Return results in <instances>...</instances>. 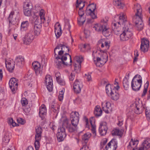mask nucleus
I'll use <instances>...</instances> for the list:
<instances>
[{
  "label": "nucleus",
  "instance_id": "nucleus-1",
  "mask_svg": "<svg viewBox=\"0 0 150 150\" xmlns=\"http://www.w3.org/2000/svg\"><path fill=\"white\" fill-rule=\"evenodd\" d=\"M127 16L125 13L116 15L112 23L113 31L116 35H120L121 41H126L131 39L133 35L132 25L127 21Z\"/></svg>",
  "mask_w": 150,
  "mask_h": 150
},
{
  "label": "nucleus",
  "instance_id": "nucleus-2",
  "mask_svg": "<svg viewBox=\"0 0 150 150\" xmlns=\"http://www.w3.org/2000/svg\"><path fill=\"white\" fill-rule=\"evenodd\" d=\"M98 45L102 48H104V50L96 49L93 51L92 56L96 66L100 67L108 60V55L106 51L109 48L110 43L105 39H102L99 41Z\"/></svg>",
  "mask_w": 150,
  "mask_h": 150
},
{
  "label": "nucleus",
  "instance_id": "nucleus-3",
  "mask_svg": "<svg viewBox=\"0 0 150 150\" xmlns=\"http://www.w3.org/2000/svg\"><path fill=\"white\" fill-rule=\"evenodd\" d=\"M109 18L105 16L102 18L100 23L95 24L93 27L94 30L98 32H102L105 37L109 36L111 33V30L110 28L108 22Z\"/></svg>",
  "mask_w": 150,
  "mask_h": 150
},
{
  "label": "nucleus",
  "instance_id": "nucleus-4",
  "mask_svg": "<svg viewBox=\"0 0 150 150\" xmlns=\"http://www.w3.org/2000/svg\"><path fill=\"white\" fill-rule=\"evenodd\" d=\"M62 44H58L55 48L54 50V53L55 59L54 62L55 65L59 69H61L63 68L64 66H67L68 65L67 62H63L62 61V56L61 50Z\"/></svg>",
  "mask_w": 150,
  "mask_h": 150
},
{
  "label": "nucleus",
  "instance_id": "nucleus-5",
  "mask_svg": "<svg viewBox=\"0 0 150 150\" xmlns=\"http://www.w3.org/2000/svg\"><path fill=\"white\" fill-rule=\"evenodd\" d=\"M85 4L84 2H83L81 0H76V8H79V17L78 18L77 21L78 23L80 25H82L86 19V17L84 14V11L82 10Z\"/></svg>",
  "mask_w": 150,
  "mask_h": 150
},
{
  "label": "nucleus",
  "instance_id": "nucleus-6",
  "mask_svg": "<svg viewBox=\"0 0 150 150\" xmlns=\"http://www.w3.org/2000/svg\"><path fill=\"white\" fill-rule=\"evenodd\" d=\"M34 16L33 18L35 21H37L39 22L44 23L46 22V20L45 17V11L41 8L39 6H35V10L33 11Z\"/></svg>",
  "mask_w": 150,
  "mask_h": 150
},
{
  "label": "nucleus",
  "instance_id": "nucleus-7",
  "mask_svg": "<svg viewBox=\"0 0 150 150\" xmlns=\"http://www.w3.org/2000/svg\"><path fill=\"white\" fill-rule=\"evenodd\" d=\"M142 78L139 75H136L133 79L131 82V87L135 91L139 90L142 85Z\"/></svg>",
  "mask_w": 150,
  "mask_h": 150
},
{
  "label": "nucleus",
  "instance_id": "nucleus-8",
  "mask_svg": "<svg viewBox=\"0 0 150 150\" xmlns=\"http://www.w3.org/2000/svg\"><path fill=\"white\" fill-rule=\"evenodd\" d=\"M96 5L92 3L88 5L86 10V14L89 16L93 19L97 18V13L96 11Z\"/></svg>",
  "mask_w": 150,
  "mask_h": 150
},
{
  "label": "nucleus",
  "instance_id": "nucleus-9",
  "mask_svg": "<svg viewBox=\"0 0 150 150\" xmlns=\"http://www.w3.org/2000/svg\"><path fill=\"white\" fill-rule=\"evenodd\" d=\"M61 50L62 56V61L63 62H65L68 57H69L70 61V62L71 63L72 62L71 56L68 53L70 49L68 46L67 45L62 44Z\"/></svg>",
  "mask_w": 150,
  "mask_h": 150
},
{
  "label": "nucleus",
  "instance_id": "nucleus-10",
  "mask_svg": "<svg viewBox=\"0 0 150 150\" xmlns=\"http://www.w3.org/2000/svg\"><path fill=\"white\" fill-rule=\"evenodd\" d=\"M76 61L74 64V71L76 72L79 73L80 72L81 64L83 61V59L82 56H76L74 58Z\"/></svg>",
  "mask_w": 150,
  "mask_h": 150
},
{
  "label": "nucleus",
  "instance_id": "nucleus-11",
  "mask_svg": "<svg viewBox=\"0 0 150 150\" xmlns=\"http://www.w3.org/2000/svg\"><path fill=\"white\" fill-rule=\"evenodd\" d=\"M101 105L103 110L108 114L112 112L114 105L108 101L105 100L101 102Z\"/></svg>",
  "mask_w": 150,
  "mask_h": 150
},
{
  "label": "nucleus",
  "instance_id": "nucleus-12",
  "mask_svg": "<svg viewBox=\"0 0 150 150\" xmlns=\"http://www.w3.org/2000/svg\"><path fill=\"white\" fill-rule=\"evenodd\" d=\"M9 85L12 92L15 93L18 88V80L16 78H11L9 81Z\"/></svg>",
  "mask_w": 150,
  "mask_h": 150
},
{
  "label": "nucleus",
  "instance_id": "nucleus-13",
  "mask_svg": "<svg viewBox=\"0 0 150 150\" xmlns=\"http://www.w3.org/2000/svg\"><path fill=\"white\" fill-rule=\"evenodd\" d=\"M45 82L48 90L49 92L51 91L53 88V81L52 76L50 75H46L45 78Z\"/></svg>",
  "mask_w": 150,
  "mask_h": 150
},
{
  "label": "nucleus",
  "instance_id": "nucleus-14",
  "mask_svg": "<svg viewBox=\"0 0 150 150\" xmlns=\"http://www.w3.org/2000/svg\"><path fill=\"white\" fill-rule=\"evenodd\" d=\"M83 86L82 83L77 79L75 80L73 84V89L74 92L76 93H80Z\"/></svg>",
  "mask_w": 150,
  "mask_h": 150
},
{
  "label": "nucleus",
  "instance_id": "nucleus-15",
  "mask_svg": "<svg viewBox=\"0 0 150 150\" xmlns=\"http://www.w3.org/2000/svg\"><path fill=\"white\" fill-rule=\"evenodd\" d=\"M42 23L41 22H39L37 20L35 21L33 33L35 36H37L40 34L41 31Z\"/></svg>",
  "mask_w": 150,
  "mask_h": 150
},
{
  "label": "nucleus",
  "instance_id": "nucleus-16",
  "mask_svg": "<svg viewBox=\"0 0 150 150\" xmlns=\"http://www.w3.org/2000/svg\"><path fill=\"white\" fill-rule=\"evenodd\" d=\"M134 21L137 29L139 30H142L144 24L142 20V16L134 17Z\"/></svg>",
  "mask_w": 150,
  "mask_h": 150
},
{
  "label": "nucleus",
  "instance_id": "nucleus-17",
  "mask_svg": "<svg viewBox=\"0 0 150 150\" xmlns=\"http://www.w3.org/2000/svg\"><path fill=\"white\" fill-rule=\"evenodd\" d=\"M108 129L107 123L105 122H102L100 123L99 132L101 135H105L107 133Z\"/></svg>",
  "mask_w": 150,
  "mask_h": 150
},
{
  "label": "nucleus",
  "instance_id": "nucleus-18",
  "mask_svg": "<svg viewBox=\"0 0 150 150\" xmlns=\"http://www.w3.org/2000/svg\"><path fill=\"white\" fill-rule=\"evenodd\" d=\"M6 66L8 71L12 72L14 69L15 64L13 60L11 58L6 59L5 60Z\"/></svg>",
  "mask_w": 150,
  "mask_h": 150
},
{
  "label": "nucleus",
  "instance_id": "nucleus-19",
  "mask_svg": "<svg viewBox=\"0 0 150 150\" xmlns=\"http://www.w3.org/2000/svg\"><path fill=\"white\" fill-rule=\"evenodd\" d=\"M35 36L33 33V31H30L27 34L26 38L23 40L24 43L26 45L29 44L34 39Z\"/></svg>",
  "mask_w": 150,
  "mask_h": 150
},
{
  "label": "nucleus",
  "instance_id": "nucleus-20",
  "mask_svg": "<svg viewBox=\"0 0 150 150\" xmlns=\"http://www.w3.org/2000/svg\"><path fill=\"white\" fill-rule=\"evenodd\" d=\"M149 47V42L146 39L143 38L142 40L140 45V50L141 51L145 52L148 51Z\"/></svg>",
  "mask_w": 150,
  "mask_h": 150
},
{
  "label": "nucleus",
  "instance_id": "nucleus-21",
  "mask_svg": "<svg viewBox=\"0 0 150 150\" xmlns=\"http://www.w3.org/2000/svg\"><path fill=\"white\" fill-rule=\"evenodd\" d=\"M34 70L37 75H41L42 73V67H41L40 63L37 61H35L32 63Z\"/></svg>",
  "mask_w": 150,
  "mask_h": 150
},
{
  "label": "nucleus",
  "instance_id": "nucleus-22",
  "mask_svg": "<svg viewBox=\"0 0 150 150\" xmlns=\"http://www.w3.org/2000/svg\"><path fill=\"white\" fill-rule=\"evenodd\" d=\"M139 143V141L137 139H132L127 146V148L129 149L132 150H139V148L138 149L137 146Z\"/></svg>",
  "mask_w": 150,
  "mask_h": 150
},
{
  "label": "nucleus",
  "instance_id": "nucleus-23",
  "mask_svg": "<svg viewBox=\"0 0 150 150\" xmlns=\"http://www.w3.org/2000/svg\"><path fill=\"white\" fill-rule=\"evenodd\" d=\"M79 114L77 112H72L70 114V120L71 124H78L79 121Z\"/></svg>",
  "mask_w": 150,
  "mask_h": 150
},
{
  "label": "nucleus",
  "instance_id": "nucleus-24",
  "mask_svg": "<svg viewBox=\"0 0 150 150\" xmlns=\"http://www.w3.org/2000/svg\"><path fill=\"white\" fill-rule=\"evenodd\" d=\"M55 101L54 100L52 101V102L50 105V107L51 110L54 112V115L55 117H56L59 113V107L58 105L55 104Z\"/></svg>",
  "mask_w": 150,
  "mask_h": 150
},
{
  "label": "nucleus",
  "instance_id": "nucleus-25",
  "mask_svg": "<svg viewBox=\"0 0 150 150\" xmlns=\"http://www.w3.org/2000/svg\"><path fill=\"white\" fill-rule=\"evenodd\" d=\"M150 147V139L147 138L142 143L139 150H147Z\"/></svg>",
  "mask_w": 150,
  "mask_h": 150
},
{
  "label": "nucleus",
  "instance_id": "nucleus-26",
  "mask_svg": "<svg viewBox=\"0 0 150 150\" xmlns=\"http://www.w3.org/2000/svg\"><path fill=\"white\" fill-rule=\"evenodd\" d=\"M25 62L24 57L21 55L17 56L15 58L14 63L16 65L19 67H21L24 64Z\"/></svg>",
  "mask_w": 150,
  "mask_h": 150
},
{
  "label": "nucleus",
  "instance_id": "nucleus-27",
  "mask_svg": "<svg viewBox=\"0 0 150 150\" xmlns=\"http://www.w3.org/2000/svg\"><path fill=\"white\" fill-rule=\"evenodd\" d=\"M133 9L134 11H136L134 17L142 16V9L139 4H134Z\"/></svg>",
  "mask_w": 150,
  "mask_h": 150
},
{
  "label": "nucleus",
  "instance_id": "nucleus-28",
  "mask_svg": "<svg viewBox=\"0 0 150 150\" xmlns=\"http://www.w3.org/2000/svg\"><path fill=\"white\" fill-rule=\"evenodd\" d=\"M46 112L47 110L45 105L44 104L42 105L39 108V115L42 119L46 115Z\"/></svg>",
  "mask_w": 150,
  "mask_h": 150
},
{
  "label": "nucleus",
  "instance_id": "nucleus-29",
  "mask_svg": "<svg viewBox=\"0 0 150 150\" xmlns=\"http://www.w3.org/2000/svg\"><path fill=\"white\" fill-rule=\"evenodd\" d=\"M54 32L56 37L57 38L59 37L62 34V30L61 26L60 24L56 23L55 25Z\"/></svg>",
  "mask_w": 150,
  "mask_h": 150
},
{
  "label": "nucleus",
  "instance_id": "nucleus-30",
  "mask_svg": "<svg viewBox=\"0 0 150 150\" xmlns=\"http://www.w3.org/2000/svg\"><path fill=\"white\" fill-rule=\"evenodd\" d=\"M113 4L119 8L123 9L126 8L125 5L122 0H113Z\"/></svg>",
  "mask_w": 150,
  "mask_h": 150
},
{
  "label": "nucleus",
  "instance_id": "nucleus-31",
  "mask_svg": "<svg viewBox=\"0 0 150 150\" xmlns=\"http://www.w3.org/2000/svg\"><path fill=\"white\" fill-rule=\"evenodd\" d=\"M35 10V8H30L29 9L25 8L23 9V11L24 15L27 16H32L33 17L34 16L33 11Z\"/></svg>",
  "mask_w": 150,
  "mask_h": 150
},
{
  "label": "nucleus",
  "instance_id": "nucleus-32",
  "mask_svg": "<svg viewBox=\"0 0 150 150\" xmlns=\"http://www.w3.org/2000/svg\"><path fill=\"white\" fill-rule=\"evenodd\" d=\"M135 107L134 112L137 114H139L142 112L141 105L138 102H135L133 104Z\"/></svg>",
  "mask_w": 150,
  "mask_h": 150
},
{
  "label": "nucleus",
  "instance_id": "nucleus-33",
  "mask_svg": "<svg viewBox=\"0 0 150 150\" xmlns=\"http://www.w3.org/2000/svg\"><path fill=\"white\" fill-rule=\"evenodd\" d=\"M94 113L95 115L97 117H99L102 114V111L99 105H97L94 108Z\"/></svg>",
  "mask_w": 150,
  "mask_h": 150
},
{
  "label": "nucleus",
  "instance_id": "nucleus-34",
  "mask_svg": "<svg viewBox=\"0 0 150 150\" xmlns=\"http://www.w3.org/2000/svg\"><path fill=\"white\" fill-rule=\"evenodd\" d=\"M115 89L113 85L108 84L105 87V91L107 94L109 96L114 91Z\"/></svg>",
  "mask_w": 150,
  "mask_h": 150
},
{
  "label": "nucleus",
  "instance_id": "nucleus-35",
  "mask_svg": "<svg viewBox=\"0 0 150 150\" xmlns=\"http://www.w3.org/2000/svg\"><path fill=\"white\" fill-rule=\"evenodd\" d=\"M36 132L35 140L40 141L42 133V129L41 128L39 127H36Z\"/></svg>",
  "mask_w": 150,
  "mask_h": 150
},
{
  "label": "nucleus",
  "instance_id": "nucleus-36",
  "mask_svg": "<svg viewBox=\"0 0 150 150\" xmlns=\"http://www.w3.org/2000/svg\"><path fill=\"white\" fill-rule=\"evenodd\" d=\"M118 90L115 89L114 91L110 95L111 98L114 100H117L119 98V94L118 91Z\"/></svg>",
  "mask_w": 150,
  "mask_h": 150
},
{
  "label": "nucleus",
  "instance_id": "nucleus-37",
  "mask_svg": "<svg viewBox=\"0 0 150 150\" xmlns=\"http://www.w3.org/2000/svg\"><path fill=\"white\" fill-rule=\"evenodd\" d=\"M60 125H62V127H67L69 125L68 120L66 117H62L60 120L59 121Z\"/></svg>",
  "mask_w": 150,
  "mask_h": 150
},
{
  "label": "nucleus",
  "instance_id": "nucleus-38",
  "mask_svg": "<svg viewBox=\"0 0 150 150\" xmlns=\"http://www.w3.org/2000/svg\"><path fill=\"white\" fill-rule=\"evenodd\" d=\"M29 25V23L27 21H23L21 22V30L23 31L27 30Z\"/></svg>",
  "mask_w": 150,
  "mask_h": 150
},
{
  "label": "nucleus",
  "instance_id": "nucleus-39",
  "mask_svg": "<svg viewBox=\"0 0 150 150\" xmlns=\"http://www.w3.org/2000/svg\"><path fill=\"white\" fill-rule=\"evenodd\" d=\"M78 124H72L69 125L67 128L68 129L69 132L71 133L75 132L77 129V126Z\"/></svg>",
  "mask_w": 150,
  "mask_h": 150
},
{
  "label": "nucleus",
  "instance_id": "nucleus-40",
  "mask_svg": "<svg viewBox=\"0 0 150 150\" xmlns=\"http://www.w3.org/2000/svg\"><path fill=\"white\" fill-rule=\"evenodd\" d=\"M11 137V134L10 133H6L3 137L2 139L3 142L6 144L8 143Z\"/></svg>",
  "mask_w": 150,
  "mask_h": 150
},
{
  "label": "nucleus",
  "instance_id": "nucleus-41",
  "mask_svg": "<svg viewBox=\"0 0 150 150\" xmlns=\"http://www.w3.org/2000/svg\"><path fill=\"white\" fill-rule=\"evenodd\" d=\"M14 15V11H12L10 13L8 18L9 23H12L15 21L16 18Z\"/></svg>",
  "mask_w": 150,
  "mask_h": 150
},
{
  "label": "nucleus",
  "instance_id": "nucleus-42",
  "mask_svg": "<svg viewBox=\"0 0 150 150\" xmlns=\"http://www.w3.org/2000/svg\"><path fill=\"white\" fill-rule=\"evenodd\" d=\"M8 122L11 127H15L18 126L12 118L9 117L8 119Z\"/></svg>",
  "mask_w": 150,
  "mask_h": 150
},
{
  "label": "nucleus",
  "instance_id": "nucleus-43",
  "mask_svg": "<svg viewBox=\"0 0 150 150\" xmlns=\"http://www.w3.org/2000/svg\"><path fill=\"white\" fill-rule=\"evenodd\" d=\"M123 84L124 88L125 90H127L129 88V83L127 77L125 76L123 81Z\"/></svg>",
  "mask_w": 150,
  "mask_h": 150
},
{
  "label": "nucleus",
  "instance_id": "nucleus-44",
  "mask_svg": "<svg viewBox=\"0 0 150 150\" xmlns=\"http://www.w3.org/2000/svg\"><path fill=\"white\" fill-rule=\"evenodd\" d=\"M123 133L122 130H120L118 128H115L113 130L112 134L113 135L120 136Z\"/></svg>",
  "mask_w": 150,
  "mask_h": 150
},
{
  "label": "nucleus",
  "instance_id": "nucleus-45",
  "mask_svg": "<svg viewBox=\"0 0 150 150\" xmlns=\"http://www.w3.org/2000/svg\"><path fill=\"white\" fill-rule=\"evenodd\" d=\"M91 136V134L90 132H88L84 134L82 137V139L84 142L86 143L89 138Z\"/></svg>",
  "mask_w": 150,
  "mask_h": 150
},
{
  "label": "nucleus",
  "instance_id": "nucleus-46",
  "mask_svg": "<svg viewBox=\"0 0 150 150\" xmlns=\"http://www.w3.org/2000/svg\"><path fill=\"white\" fill-rule=\"evenodd\" d=\"M66 136V134L64 135L62 133H57V137L59 142L63 141Z\"/></svg>",
  "mask_w": 150,
  "mask_h": 150
},
{
  "label": "nucleus",
  "instance_id": "nucleus-47",
  "mask_svg": "<svg viewBox=\"0 0 150 150\" xmlns=\"http://www.w3.org/2000/svg\"><path fill=\"white\" fill-rule=\"evenodd\" d=\"M64 89L62 88L59 92L58 96V99L60 101H62L64 98Z\"/></svg>",
  "mask_w": 150,
  "mask_h": 150
},
{
  "label": "nucleus",
  "instance_id": "nucleus-48",
  "mask_svg": "<svg viewBox=\"0 0 150 150\" xmlns=\"http://www.w3.org/2000/svg\"><path fill=\"white\" fill-rule=\"evenodd\" d=\"M145 115L147 120L150 122V108L146 107L145 111Z\"/></svg>",
  "mask_w": 150,
  "mask_h": 150
},
{
  "label": "nucleus",
  "instance_id": "nucleus-49",
  "mask_svg": "<svg viewBox=\"0 0 150 150\" xmlns=\"http://www.w3.org/2000/svg\"><path fill=\"white\" fill-rule=\"evenodd\" d=\"M149 86V82L147 81L144 85V88L143 93L142 95V97H143L146 95L147 91V89Z\"/></svg>",
  "mask_w": 150,
  "mask_h": 150
},
{
  "label": "nucleus",
  "instance_id": "nucleus-50",
  "mask_svg": "<svg viewBox=\"0 0 150 150\" xmlns=\"http://www.w3.org/2000/svg\"><path fill=\"white\" fill-rule=\"evenodd\" d=\"M118 122L117 125L119 126H121L123 125V122L124 121V119L121 116H119L117 117Z\"/></svg>",
  "mask_w": 150,
  "mask_h": 150
},
{
  "label": "nucleus",
  "instance_id": "nucleus-51",
  "mask_svg": "<svg viewBox=\"0 0 150 150\" xmlns=\"http://www.w3.org/2000/svg\"><path fill=\"white\" fill-rule=\"evenodd\" d=\"M58 83L60 85L64 86L65 84V82L64 79L61 78L57 79L56 80Z\"/></svg>",
  "mask_w": 150,
  "mask_h": 150
},
{
  "label": "nucleus",
  "instance_id": "nucleus-52",
  "mask_svg": "<svg viewBox=\"0 0 150 150\" xmlns=\"http://www.w3.org/2000/svg\"><path fill=\"white\" fill-rule=\"evenodd\" d=\"M21 103L23 107L27 106L28 101L27 99L25 98H22L21 100Z\"/></svg>",
  "mask_w": 150,
  "mask_h": 150
},
{
  "label": "nucleus",
  "instance_id": "nucleus-53",
  "mask_svg": "<svg viewBox=\"0 0 150 150\" xmlns=\"http://www.w3.org/2000/svg\"><path fill=\"white\" fill-rule=\"evenodd\" d=\"M23 110L25 114L27 115L29 114L30 108L29 106H26L23 107Z\"/></svg>",
  "mask_w": 150,
  "mask_h": 150
},
{
  "label": "nucleus",
  "instance_id": "nucleus-54",
  "mask_svg": "<svg viewBox=\"0 0 150 150\" xmlns=\"http://www.w3.org/2000/svg\"><path fill=\"white\" fill-rule=\"evenodd\" d=\"M62 133L64 135L66 134L65 132V129L64 127H60L58 128V132Z\"/></svg>",
  "mask_w": 150,
  "mask_h": 150
},
{
  "label": "nucleus",
  "instance_id": "nucleus-55",
  "mask_svg": "<svg viewBox=\"0 0 150 150\" xmlns=\"http://www.w3.org/2000/svg\"><path fill=\"white\" fill-rule=\"evenodd\" d=\"M39 142V140H35L34 145L35 150H38L40 147V144Z\"/></svg>",
  "mask_w": 150,
  "mask_h": 150
},
{
  "label": "nucleus",
  "instance_id": "nucleus-56",
  "mask_svg": "<svg viewBox=\"0 0 150 150\" xmlns=\"http://www.w3.org/2000/svg\"><path fill=\"white\" fill-rule=\"evenodd\" d=\"M79 48L81 52H86V44H81L79 46Z\"/></svg>",
  "mask_w": 150,
  "mask_h": 150
},
{
  "label": "nucleus",
  "instance_id": "nucleus-57",
  "mask_svg": "<svg viewBox=\"0 0 150 150\" xmlns=\"http://www.w3.org/2000/svg\"><path fill=\"white\" fill-rule=\"evenodd\" d=\"M85 78L88 81L90 82L92 81L91 76L89 73H87L85 74Z\"/></svg>",
  "mask_w": 150,
  "mask_h": 150
},
{
  "label": "nucleus",
  "instance_id": "nucleus-58",
  "mask_svg": "<svg viewBox=\"0 0 150 150\" xmlns=\"http://www.w3.org/2000/svg\"><path fill=\"white\" fill-rule=\"evenodd\" d=\"M90 122L91 123V127L95 126V119L93 117H92L90 119Z\"/></svg>",
  "mask_w": 150,
  "mask_h": 150
},
{
  "label": "nucleus",
  "instance_id": "nucleus-59",
  "mask_svg": "<svg viewBox=\"0 0 150 150\" xmlns=\"http://www.w3.org/2000/svg\"><path fill=\"white\" fill-rule=\"evenodd\" d=\"M17 121L18 123L21 125L24 124L25 122V120L21 118H19L17 119Z\"/></svg>",
  "mask_w": 150,
  "mask_h": 150
},
{
  "label": "nucleus",
  "instance_id": "nucleus-60",
  "mask_svg": "<svg viewBox=\"0 0 150 150\" xmlns=\"http://www.w3.org/2000/svg\"><path fill=\"white\" fill-rule=\"evenodd\" d=\"M84 120L85 121L86 124V127L88 129H89L90 125L88 122V119L86 117H84Z\"/></svg>",
  "mask_w": 150,
  "mask_h": 150
},
{
  "label": "nucleus",
  "instance_id": "nucleus-61",
  "mask_svg": "<svg viewBox=\"0 0 150 150\" xmlns=\"http://www.w3.org/2000/svg\"><path fill=\"white\" fill-rule=\"evenodd\" d=\"M64 27L68 30H70L71 26L69 24V21H67V22L65 23Z\"/></svg>",
  "mask_w": 150,
  "mask_h": 150
},
{
  "label": "nucleus",
  "instance_id": "nucleus-62",
  "mask_svg": "<svg viewBox=\"0 0 150 150\" xmlns=\"http://www.w3.org/2000/svg\"><path fill=\"white\" fill-rule=\"evenodd\" d=\"M75 78V75L74 73H71L69 76V79L70 81H72Z\"/></svg>",
  "mask_w": 150,
  "mask_h": 150
},
{
  "label": "nucleus",
  "instance_id": "nucleus-63",
  "mask_svg": "<svg viewBox=\"0 0 150 150\" xmlns=\"http://www.w3.org/2000/svg\"><path fill=\"white\" fill-rule=\"evenodd\" d=\"M114 84L115 85V86H114L115 89L119 90L120 88V87L119 86L118 83L116 81V79H115V81Z\"/></svg>",
  "mask_w": 150,
  "mask_h": 150
},
{
  "label": "nucleus",
  "instance_id": "nucleus-64",
  "mask_svg": "<svg viewBox=\"0 0 150 150\" xmlns=\"http://www.w3.org/2000/svg\"><path fill=\"white\" fill-rule=\"evenodd\" d=\"M6 150H15V149L13 145L11 144L8 147Z\"/></svg>",
  "mask_w": 150,
  "mask_h": 150
}]
</instances>
